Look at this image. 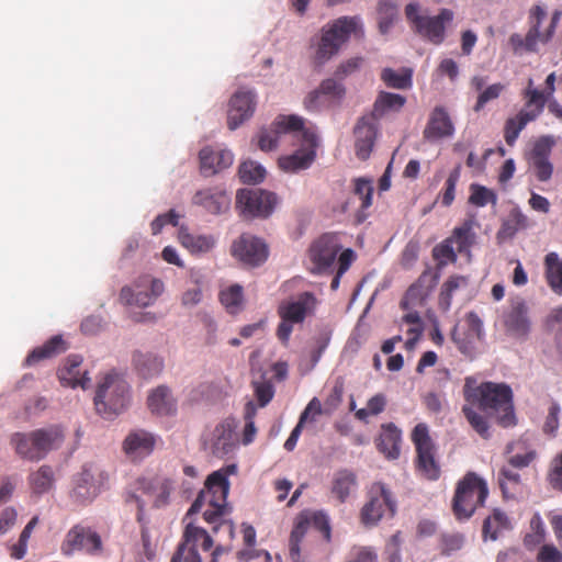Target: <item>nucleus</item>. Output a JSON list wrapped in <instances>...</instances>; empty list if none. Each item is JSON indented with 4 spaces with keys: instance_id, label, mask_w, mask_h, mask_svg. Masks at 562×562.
Instances as JSON below:
<instances>
[{
    "instance_id": "f257e3e1",
    "label": "nucleus",
    "mask_w": 562,
    "mask_h": 562,
    "mask_svg": "<svg viewBox=\"0 0 562 562\" xmlns=\"http://www.w3.org/2000/svg\"><path fill=\"white\" fill-rule=\"evenodd\" d=\"M290 136L300 143L301 148L293 154L279 158V167L284 172L295 173L311 167L316 157L318 137L316 133L304 127L302 117L281 115L269 128H262L258 135V146L263 151L278 147L282 137Z\"/></svg>"
},
{
    "instance_id": "f03ea898",
    "label": "nucleus",
    "mask_w": 562,
    "mask_h": 562,
    "mask_svg": "<svg viewBox=\"0 0 562 562\" xmlns=\"http://www.w3.org/2000/svg\"><path fill=\"white\" fill-rule=\"evenodd\" d=\"M474 384L475 380L473 378H465L463 395L467 403L475 405L483 412L496 415L502 427L516 425L513 391L509 385L495 382Z\"/></svg>"
},
{
    "instance_id": "7ed1b4c3",
    "label": "nucleus",
    "mask_w": 562,
    "mask_h": 562,
    "mask_svg": "<svg viewBox=\"0 0 562 562\" xmlns=\"http://www.w3.org/2000/svg\"><path fill=\"white\" fill-rule=\"evenodd\" d=\"M237 472L235 464L223 467L212 472L205 480L204 488L199 493L195 501L187 512L183 521L192 518L204 505L207 508L203 512V518L209 524H217L224 516L229 492L228 477Z\"/></svg>"
},
{
    "instance_id": "20e7f679",
    "label": "nucleus",
    "mask_w": 562,
    "mask_h": 562,
    "mask_svg": "<svg viewBox=\"0 0 562 562\" xmlns=\"http://www.w3.org/2000/svg\"><path fill=\"white\" fill-rule=\"evenodd\" d=\"M65 439L63 429L53 425L27 432L16 431L10 436V445L23 460L37 462L50 451L58 449Z\"/></svg>"
},
{
    "instance_id": "39448f33",
    "label": "nucleus",
    "mask_w": 562,
    "mask_h": 562,
    "mask_svg": "<svg viewBox=\"0 0 562 562\" xmlns=\"http://www.w3.org/2000/svg\"><path fill=\"white\" fill-rule=\"evenodd\" d=\"M94 407L103 418L111 419L124 412L130 403V386L116 372L106 373L98 383Z\"/></svg>"
},
{
    "instance_id": "423d86ee",
    "label": "nucleus",
    "mask_w": 562,
    "mask_h": 562,
    "mask_svg": "<svg viewBox=\"0 0 562 562\" xmlns=\"http://www.w3.org/2000/svg\"><path fill=\"white\" fill-rule=\"evenodd\" d=\"M488 496L487 483L475 472H468L456 486L452 512L457 519H469Z\"/></svg>"
},
{
    "instance_id": "0eeeda50",
    "label": "nucleus",
    "mask_w": 562,
    "mask_h": 562,
    "mask_svg": "<svg viewBox=\"0 0 562 562\" xmlns=\"http://www.w3.org/2000/svg\"><path fill=\"white\" fill-rule=\"evenodd\" d=\"M405 14L416 33L439 45L446 38V25L453 20V12L450 9H441L435 16L428 15L422 11L418 3H408L405 8Z\"/></svg>"
},
{
    "instance_id": "6e6552de",
    "label": "nucleus",
    "mask_w": 562,
    "mask_h": 562,
    "mask_svg": "<svg viewBox=\"0 0 562 562\" xmlns=\"http://www.w3.org/2000/svg\"><path fill=\"white\" fill-rule=\"evenodd\" d=\"M175 490V481L162 474H155L153 476H143L135 482V492L132 493L127 502H135L137 505V521H142L145 510V502L136 492L148 496L151 501L153 507L161 508L169 504L170 495Z\"/></svg>"
},
{
    "instance_id": "1a4fd4ad",
    "label": "nucleus",
    "mask_w": 562,
    "mask_h": 562,
    "mask_svg": "<svg viewBox=\"0 0 562 562\" xmlns=\"http://www.w3.org/2000/svg\"><path fill=\"white\" fill-rule=\"evenodd\" d=\"M360 25L357 16H342L328 27L323 29L322 37L315 52V63L324 65L335 56L340 47L348 41L350 34Z\"/></svg>"
},
{
    "instance_id": "9d476101",
    "label": "nucleus",
    "mask_w": 562,
    "mask_h": 562,
    "mask_svg": "<svg viewBox=\"0 0 562 562\" xmlns=\"http://www.w3.org/2000/svg\"><path fill=\"white\" fill-rule=\"evenodd\" d=\"M317 300L312 292L301 293L295 301L282 302L278 307L281 322L277 328L278 339L286 346L294 324H302L315 310Z\"/></svg>"
},
{
    "instance_id": "9b49d317",
    "label": "nucleus",
    "mask_w": 562,
    "mask_h": 562,
    "mask_svg": "<svg viewBox=\"0 0 562 562\" xmlns=\"http://www.w3.org/2000/svg\"><path fill=\"white\" fill-rule=\"evenodd\" d=\"M186 524L181 540L170 562H203L199 552L209 551L213 547V539L202 527L196 526L191 519Z\"/></svg>"
},
{
    "instance_id": "f8f14e48",
    "label": "nucleus",
    "mask_w": 562,
    "mask_h": 562,
    "mask_svg": "<svg viewBox=\"0 0 562 562\" xmlns=\"http://www.w3.org/2000/svg\"><path fill=\"white\" fill-rule=\"evenodd\" d=\"M278 203L276 193L262 189H240L236 193V209L245 218H268Z\"/></svg>"
},
{
    "instance_id": "ddd939ff",
    "label": "nucleus",
    "mask_w": 562,
    "mask_h": 562,
    "mask_svg": "<svg viewBox=\"0 0 562 562\" xmlns=\"http://www.w3.org/2000/svg\"><path fill=\"white\" fill-rule=\"evenodd\" d=\"M368 502L361 509V521L364 525H375L382 517L395 515L396 501L383 483H373L368 492Z\"/></svg>"
},
{
    "instance_id": "4468645a",
    "label": "nucleus",
    "mask_w": 562,
    "mask_h": 562,
    "mask_svg": "<svg viewBox=\"0 0 562 562\" xmlns=\"http://www.w3.org/2000/svg\"><path fill=\"white\" fill-rule=\"evenodd\" d=\"M412 441L417 452V470L428 480L440 476V468L435 459V445L426 424H417L412 431Z\"/></svg>"
},
{
    "instance_id": "2eb2a0df",
    "label": "nucleus",
    "mask_w": 562,
    "mask_h": 562,
    "mask_svg": "<svg viewBox=\"0 0 562 562\" xmlns=\"http://www.w3.org/2000/svg\"><path fill=\"white\" fill-rule=\"evenodd\" d=\"M60 550L67 557L75 552L94 555L102 552L103 542L101 536L90 526L76 524L66 533Z\"/></svg>"
},
{
    "instance_id": "dca6fc26",
    "label": "nucleus",
    "mask_w": 562,
    "mask_h": 562,
    "mask_svg": "<svg viewBox=\"0 0 562 562\" xmlns=\"http://www.w3.org/2000/svg\"><path fill=\"white\" fill-rule=\"evenodd\" d=\"M311 527L322 532L326 540L330 539V527L325 514H301L296 519L289 540L290 557L293 562H302L300 543Z\"/></svg>"
},
{
    "instance_id": "f3484780",
    "label": "nucleus",
    "mask_w": 562,
    "mask_h": 562,
    "mask_svg": "<svg viewBox=\"0 0 562 562\" xmlns=\"http://www.w3.org/2000/svg\"><path fill=\"white\" fill-rule=\"evenodd\" d=\"M165 290L164 282L149 276L142 277L135 284V289L122 288L120 301L126 305L146 307L153 304Z\"/></svg>"
},
{
    "instance_id": "a211bd4d",
    "label": "nucleus",
    "mask_w": 562,
    "mask_h": 562,
    "mask_svg": "<svg viewBox=\"0 0 562 562\" xmlns=\"http://www.w3.org/2000/svg\"><path fill=\"white\" fill-rule=\"evenodd\" d=\"M529 308L525 300L517 297L510 301L502 314V324L506 333L517 339H524L531 329L528 315Z\"/></svg>"
},
{
    "instance_id": "6ab92c4d",
    "label": "nucleus",
    "mask_w": 562,
    "mask_h": 562,
    "mask_svg": "<svg viewBox=\"0 0 562 562\" xmlns=\"http://www.w3.org/2000/svg\"><path fill=\"white\" fill-rule=\"evenodd\" d=\"M257 105V93L252 89L241 88L231 98L227 112V124L229 130L238 128L248 121L255 113Z\"/></svg>"
},
{
    "instance_id": "aec40b11",
    "label": "nucleus",
    "mask_w": 562,
    "mask_h": 562,
    "mask_svg": "<svg viewBox=\"0 0 562 562\" xmlns=\"http://www.w3.org/2000/svg\"><path fill=\"white\" fill-rule=\"evenodd\" d=\"M554 145L552 136H542L539 138L529 156V166L541 182H547L553 173V165L549 157Z\"/></svg>"
},
{
    "instance_id": "412c9836",
    "label": "nucleus",
    "mask_w": 562,
    "mask_h": 562,
    "mask_svg": "<svg viewBox=\"0 0 562 562\" xmlns=\"http://www.w3.org/2000/svg\"><path fill=\"white\" fill-rule=\"evenodd\" d=\"M103 483L104 475L101 471L92 467H83L76 480L74 496L80 503L90 502L99 495Z\"/></svg>"
},
{
    "instance_id": "4be33fe9",
    "label": "nucleus",
    "mask_w": 562,
    "mask_h": 562,
    "mask_svg": "<svg viewBox=\"0 0 562 562\" xmlns=\"http://www.w3.org/2000/svg\"><path fill=\"white\" fill-rule=\"evenodd\" d=\"M82 357L79 355L68 356L61 367L58 369L57 375L64 386L78 387L86 390L90 386L91 379L87 370L81 369Z\"/></svg>"
},
{
    "instance_id": "5701e85b",
    "label": "nucleus",
    "mask_w": 562,
    "mask_h": 562,
    "mask_svg": "<svg viewBox=\"0 0 562 562\" xmlns=\"http://www.w3.org/2000/svg\"><path fill=\"white\" fill-rule=\"evenodd\" d=\"M439 278V272H431L430 269L425 270L418 280L406 291L401 302L402 308L406 310L409 306L422 305L436 288Z\"/></svg>"
},
{
    "instance_id": "b1692460",
    "label": "nucleus",
    "mask_w": 562,
    "mask_h": 562,
    "mask_svg": "<svg viewBox=\"0 0 562 562\" xmlns=\"http://www.w3.org/2000/svg\"><path fill=\"white\" fill-rule=\"evenodd\" d=\"M235 428L236 422L233 418H226L215 426L209 439L210 448L214 456L223 458L233 451L235 447Z\"/></svg>"
},
{
    "instance_id": "393cba45",
    "label": "nucleus",
    "mask_w": 562,
    "mask_h": 562,
    "mask_svg": "<svg viewBox=\"0 0 562 562\" xmlns=\"http://www.w3.org/2000/svg\"><path fill=\"white\" fill-rule=\"evenodd\" d=\"M376 131L378 123L374 122V117L363 115L359 119L353 130L356 137V155L359 159L366 160L369 158L373 148Z\"/></svg>"
},
{
    "instance_id": "a878e982",
    "label": "nucleus",
    "mask_w": 562,
    "mask_h": 562,
    "mask_svg": "<svg viewBox=\"0 0 562 562\" xmlns=\"http://www.w3.org/2000/svg\"><path fill=\"white\" fill-rule=\"evenodd\" d=\"M234 155L226 148L204 147L200 150L201 171L204 176H213L232 166Z\"/></svg>"
},
{
    "instance_id": "bb28decb",
    "label": "nucleus",
    "mask_w": 562,
    "mask_h": 562,
    "mask_svg": "<svg viewBox=\"0 0 562 562\" xmlns=\"http://www.w3.org/2000/svg\"><path fill=\"white\" fill-rule=\"evenodd\" d=\"M192 203L212 214H220L228 210L231 196L221 188L203 189L195 192Z\"/></svg>"
},
{
    "instance_id": "cd10ccee",
    "label": "nucleus",
    "mask_w": 562,
    "mask_h": 562,
    "mask_svg": "<svg viewBox=\"0 0 562 562\" xmlns=\"http://www.w3.org/2000/svg\"><path fill=\"white\" fill-rule=\"evenodd\" d=\"M453 134L454 126L447 111L441 106L435 108L424 131V137L429 142H435L443 137H451Z\"/></svg>"
},
{
    "instance_id": "c85d7f7f",
    "label": "nucleus",
    "mask_w": 562,
    "mask_h": 562,
    "mask_svg": "<svg viewBox=\"0 0 562 562\" xmlns=\"http://www.w3.org/2000/svg\"><path fill=\"white\" fill-rule=\"evenodd\" d=\"M154 436L145 430H135L127 435L123 442V450L133 459L143 458L153 452L155 447Z\"/></svg>"
},
{
    "instance_id": "c756f323",
    "label": "nucleus",
    "mask_w": 562,
    "mask_h": 562,
    "mask_svg": "<svg viewBox=\"0 0 562 562\" xmlns=\"http://www.w3.org/2000/svg\"><path fill=\"white\" fill-rule=\"evenodd\" d=\"M68 347L61 335L53 336L42 346L34 348L25 358L24 364L26 367L35 366L43 360L52 359L65 352Z\"/></svg>"
},
{
    "instance_id": "7c9ffc66",
    "label": "nucleus",
    "mask_w": 562,
    "mask_h": 562,
    "mask_svg": "<svg viewBox=\"0 0 562 562\" xmlns=\"http://www.w3.org/2000/svg\"><path fill=\"white\" fill-rule=\"evenodd\" d=\"M68 347L61 335L53 336L42 346L34 348L25 358L24 364L26 367L35 366L43 360L52 359L65 352Z\"/></svg>"
},
{
    "instance_id": "2f4dec72",
    "label": "nucleus",
    "mask_w": 562,
    "mask_h": 562,
    "mask_svg": "<svg viewBox=\"0 0 562 562\" xmlns=\"http://www.w3.org/2000/svg\"><path fill=\"white\" fill-rule=\"evenodd\" d=\"M147 406L153 414L159 416L171 415L177 411V402L166 385H159L149 393Z\"/></svg>"
},
{
    "instance_id": "473e14b6",
    "label": "nucleus",
    "mask_w": 562,
    "mask_h": 562,
    "mask_svg": "<svg viewBox=\"0 0 562 562\" xmlns=\"http://www.w3.org/2000/svg\"><path fill=\"white\" fill-rule=\"evenodd\" d=\"M532 79H529L526 98L528 99L525 110H521L516 117L526 126L529 122L536 120L542 112L547 97L543 92L532 88Z\"/></svg>"
},
{
    "instance_id": "72a5a7b5",
    "label": "nucleus",
    "mask_w": 562,
    "mask_h": 562,
    "mask_svg": "<svg viewBox=\"0 0 562 562\" xmlns=\"http://www.w3.org/2000/svg\"><path fill=\"white\" fill-rule=\"evenodd\" d=\"M401 440V430L393 423H389L382 425L376 447L387 459H397Z\"/></svg>"
},
{
    "instance_id": "f704fd0d",
    "label": "nucleus",
    "mask_w": 562,
    "mask_h": 562,
    "mask_svg": "<svg viewBox=\"0 0 562 562\" xmlns=\"http://www.w3.org/2000/svg\"><path fill=\"white\" fill-rule=\"evenodd\" d=\"M337 248H308V270L314 274L331 272Z\"/></svg>"
},
{
    "instance_id": "c9c22d12",
    "label": "nucleus",
    "mask_w": 562,
    "mask_h": 562,
    "mask_svg": "<svg viewBox=\"0 0 562 562\" xmlns=\"http://www.w3.org/2000/svg\"><path fill=\"white\" fill-rule=\"evenodd\" d=\"M479 227L475 215H470L460 226L454 227L451 236L439 246H472L475 243V231Z\"/></svg>"
},
{
    "instance_id": "e433bc0d",
    "label": "nucleus",
    "mask_w": 562,
    "mask_h": 562,
    "mask_svg": "<svg viewBox=\"0 0 562 562\" xmlns=\"http://www.w3.org/2000/svg\"><path fill=\"white\" fill-rule=\"evenodd\" d=\"M356 487L357 475L353 471L341 469L335 472L331 481V493L339 503H345Z\"/></svg>"
},
{
    "instance_id": "4c0bfd02",
    "label": "nucleus",
    "mask_w": 562,
    "mask_h": 562,
    "mask_svg": "<svg viewBox=\"0 0 562 562\" xmlns=\"http://www.w3.org/2000/svg\"><path fill=\"white\" fill-rule=\"evenodd\" d=\"M405 102L406 99L398 93L381 92L374 102L372 112L367 116L374 117V122L378 123V120L385 114L400 111Z\"/></svg>"
},
{
    "instance_id": "58836bf2",
    "label": "nucleus",
    "mask_w": 562,
    "mask_h": 562,
    "mask_svg": "<svg viewBox=\"0 0 562 562\" xmlns=\"http://www.w3.org/2000/svg\"><path fill=\"white\" fill-rule=\"evenodd\" d=\"M506 451L512 453L508 458V465L514 469L529 467L537 458V451L526 446V442L518 440L507 445Z\"/></svg>"
},
{
    "instance_id": "ea45409f",
    "label": "nucleus",
    "mask_w": 562,
    "mask_h": 562,
    "mask_svg": "<svg viewBox=\"0 0 562 562\" xmlns=\"http://www.w3.org/2000/svg\"><path fill=\"white\" fill-rule=\"evenodd\" d=\"M133 364L136 371L146 379L158 375L164 368L161 358L154 353L142 351H136L133 355Z\"/></svg>"
},
{
    "instance_id": "a19ab883",
    "label": "nucleus",
    "mask_w": 562,
    "mask_h": 562,
    "mask_svg": "<svg viewBox=\"0 0 562 562\" xmlns=\"http://www.w3.org/2000/svg\"><path fill=\"white\" fill-rule=\"evenodd\" d=\"M510 528L507 515L495 508L483 521L482 533L484 539L496 540L499 535Z\"/></svg>"
},
{
    "instance_id": "79ce46f5",
    "label": "nucleus",
    "mask_w": 562,
    "mask_h": 562,
    "mask_svg": "<svg viewBox=\"0 0 562 562\" xmlns=\"http://www.w3.org/2000/svg\"><path fill=\"white\" fill-rule=\"evenodd\" d=\"M498 485L505 498H515L521 491L520 474L509 465H504L498 472Z\"/></svg>"
},
{
    "instance_id": "37998d69",
    "label": "nucleus",
    "mask_w": 562,
    "mask_h": 562,
    "mask_svg": "<svg viewBox=\"0 0 562 562\" xmlns=\"http://www.w3.org/2000/svg\"><path fill=\"white\" fill-rule=\"evenodd\" d=\"M232 256L244 267H258L268 259V248H232Z\"/></svg>"
},
{
    "instance_id": "c03bdc74",
    "label": "nucleus",
    "mask_w": 562,
    "mask_h": 562,
    "mask_svg": "<svg viewBox=\"0 0 562 562\" xmlns=\"http://www.w3.org/2000/svg\"><path fill=\"white\" fill-rule=\"evenodd\" d=\"M546 277L552 291L562 295V261L555 252L546 257Z\"/></svg>"
},
{
    "instance_id": "a18cd8bd",
    "label": "nucleus",
    "mask_w": 562,
    "mask_h": 562,
    "mask_svg": "<svg viewBox=\"0 0 562 562\" xmlns=\"http://www.w3.org/2000/svg\"><path fill=\"white\" fill-rule=\"evenodd\" d=\"M220 302L229 314H237L244 304V291L239 284H233L220 292Z\"/></svg>"
},
{
    "instance_id": "49530a36",
    "label": "nucleus",
    "mask_w": 562,
    "mask_h": 562,
    "mask_svg": "<svg viewBox=\"0 0 562 562\" xmlns=\"http://www.w3.org/2000/svg\"><path fill=\"white\" fill-rule=\"evenodd\" d=\"M528 218L520 209L510 210L506 220H504L498 232V237L503 240L513 237L519 229L527 227Z\"/></svg>"
},
{
    "instance_id": "de8ad7c7",
    "label": "nucleus",
    "mask_w": 562,
    "mask_h": 562,
    "mask_svg": "<svg viewBox=\"0 0 562 562\" xmlns=\"http://www.w3.org/2000/svg\"><path fill=\"white\" fill-rule=\"evenodd\" d=\"M398 9L393 0H380L378 5L379 30L382 34H386L397 20Z\"/></svg>"
},
{
    "instance_id": "09e8293b",
    "label": "nucleus",
    "mask_w": 562,
    "mask_h": 562,
    "mask_svg": "<svg viewBox=\"0 0 562 562\" xmlns=\"http://www.w3.org/2000/svg\"><path fill=\"white\" fill-rule=\"evenodd\" d=\"M54 480V471L49 465L40 467L29 476L31 488L35 494L47 493L52 488Z\"/></svg>"
},
{
    "instance_id": "8fccbe9b",
    "label": "nucleus",
    "mask_w": 562,
    "mask_h": 562,
    "mask_svg": "<svg viewBox=\"0 0 562 562\" xmlns=\"http://www.w3.org/2000/svg\"><path fill=\"white\" fill-rule=\"evenodd\" d=\"M474 406L469 403L463 405L462 413L473 430L483 439H488L491 436L488 422L485 416L474 409Z\"/></svg>"
},
{
    "instance_id": "3c124183",
    "label": "nucleus",
    "mask_w": 562,
    "mask_h": 562,
    "mask_svg": "<svg viewBox=\"0 0 562 562\" xmlns=\"http://www.w3.org/2000/svg\"><path fill=\"white\" fill-rule=\"evenodd\" d=\"M266 168L252 160L244 161L239 166V177L245 183H258L266 177Z\"/></svg>"
},
{
    "instance_id": "603ef678",
    "label": "nucleus",
    "mask_w": 562,
    "mask_h": 562,
    "mask_svg": "<svg viewBox=\"0 0 562 562\" xmlns=\"http://www.w3.org/2000/svg\"><path fill=\"white\" fill-rule=\"evenodd\" d=\"M382 79L391 88L406 89L412 86V70L403 69L397 72L391 68H385L382 71Z\"/></svg>"
},
{
    "instance_id": "864d4df0",
    "label": "nucleus",
    "mask_w": 562,
    "mask_h": 562,
    "mask_svg": "<svg viewBox=\"0 0 562 562\" xmlns=\"http://www.w3.org/2000/svg\"><path fill=\"white\" fill-rule=\"evenodd\" d=\"M470 192L469 202L475 206L483 207L488 203L493 205L497 203L496 193L484 186L473 183L470 187Z\"/></svg>"
},
{
    "instance_id": "5fc2aeb1",
    "label": "nucleus",
    "mask_w": 562,
    "mask_h": 562,
    "mask_svg": "<svg viewBox=\"0 0 562 562\" xmlns=\"http://www.w3.org/2000/svg\"><path fill=\"white\" fill-rule=\"evenodd\" d=\"M257 414V407L252 402H248L244 409L245 427L243 432L244 445H249L254 441L257 429L255 427L254 418Z\"/></svg>"
},
{
    "instance_id": "6e6d98bb",
    "label": "nucleus",
    "mask_w": 562,
    "mask_h": 562,
    "mask_svg": "<svg viewBox=\"0 0 562 562\" xmlns=\"http://www.w3.org/2000/svg\"><path fill=\"white\" fill-rule=\"evenodd\" d=\"M353 194L361 201V209L366 210L372 204L373 186L372 181L367 178H358L355 180Z\"/></svg>"
},
{
    "instance_id": "4d7b16f0",
    "label": "nucleus",
    "mask_w": 562,
    "mask_h": 562,
    "mask_svg": "<svg viewBox=\"0 0 562 562\" xmlns=\"http://www.w3.org/2000/svg\"><path fill=\"white\" fill-rule=\"evenodd\" d=\"M178 238L181 246H213L215 240L212 236L206 235H193L188 228L181 227L178 231Z\"/></svg>"
},
{
    "instance_id": "13d9d810",
    "label": "nucleus",
    "mask_w": 562,
    "mask_h": 562,
    "mask_svg": "<svg viewBox=\"0 0 562 562\" xmlns=\"http://www.w3.org/2000/svg\"><path fill=\"white\" fill-rule=\"evenodd\" d=\"M505 89V85L497 82L486 87L482 90L477 97V101L474 105V111L480 112L486 103L497 99Z\"/></svg>"
},
{
    "instance_id": "bf43d9fd",
    "label": "nucleus",
    "mask_w": 562,
    "mask_h": 562,
    "mask_svg": "<svg viewBox=\"0 0 562 562\" xmlns=\"http://www.w3.org/2000/svg\"><path fill=\"white\" fill-rule=\"evenodd\" d=\"M304 104L310 112H319L330 105V100H328L318 88L308 93L305 98Z\"/></svg>"
},
{
    "instance_id": "052dcab7",
    "label": "nucleus",
    "mask_w": 562,
    "mask_h": 562,
    "mask_svg": "<svg viewBox=\"0 0 562 562\" xmlns=\"http://www.w3.org/2000/svg\"><path fill=\"white\" fill-rule=\"evenodd\" d=\"M561 407L558 402L552 401L549 408L548 415L543 424V432L553 436L559 428V415Z\"/></svg>"
},
{
    "instance_id": "680f3d73",
    "label": "nucleus",
    "mask_w": 562,
    "mask_h": 562,
    "mask_svg": "<svg viewBox=\"0 0 562 562\" xmlns=\"http://www.w3.org/2000/svg\"><path fill=\"white\" fill-rule=\"evenodd\" d=\"M548 481L554 490L562 492V451L551 462Z\"/></svg>"
},
{
    "instance_id": "e2e57ef3",
    "label": "nucleus",
    "mask_w": 562,
    "mask_h": 562,
    "mask_svg": "<svg viewBox=\"0 0 562 562\" xmlns=\"http://www.w3.org/2000/svg\"><path fill=\"white\" fill-rule=\"evenodd\" d=\"M325 97L331 101V99L339 100L345 94V87L339 82V79H325L319 86Z\"/></svg>"
},
{
    "instance_id": "0e129e2a",
    "label": "nucleus",
    "mask_w": 562,
    "mask_h": 562,
    "mask_svg": "<svg viewBox=\"0 0 562 562\" xmlns=\"http://www.w3.org/2000/svg\"><path fill=\"white\" fill-rule=\"evenodd\" d=\"M432 258L436 261L437 270H441L448 263L457 261L454 248H432Z\"/></svg>"
},
{
    "instance_id": "69168bd1",
    "label": "nucleus",
    "mask_w": 562,
    "mask_h": 562,
    "mask_svg": "<svg viewBox=\"0 0 562 562\" xmlns=\"http://www.w3.org/2000/svg\"><path fill=\"white\" fill-rule=\"evenodd\" d=\"M179 214L176 213L173 210H170L169 212L165 214L158 215L153 222H151V232L154 235L158 234L161 228L165 225H171L172 227H176L179 222Z\"/></svg>"
},
{
    "instance_id": "338daca9",
    "label": "nucleus",
    "mask_w": 562,
    "mask_h": 562,
    "mask_svg": "<svg viewBox=\"0 0 562 562\" xmlns=\"http://www.w3.org/2000/svg\"><path fill=\"white\" fill-rule=\"evenodd\" d=\"M463 537L461 535H445L441 538V553L450 555L462 548Z\"/></svg>"
},
{
    "instance_id": "774afa93",
    "label": "nucleus",
    "mask_w": 562,
    "mask_h": 562,
    "mask_svg": "<svg viewBox=\"0 0 562 562\" xmlns=\"http://www.w3.org/2000/svg\"><path fill=\"white\" fill-rule=\"evenodd\" d=\"M538 562H562V552L553 544H543L537 555Z\"/></svg>"
}]
</instances>
